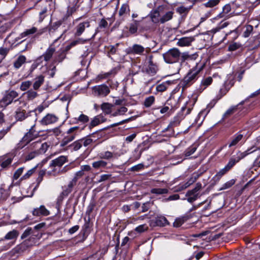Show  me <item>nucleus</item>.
Wrapping results in <instances>:
<instances>
[{"label": "nucleus", "instance_id": "obj_1", "mask_svg": "<svg viewBox=\"0 0 260 260\" xmlns=\"http://www.w3.org/2000/svg\"><path fill=\"white\" fill-rule=\"evenodd\" d=\"M41 227L40 224H38L34 229L28 228L25 230L21 235V239H23L27 237L28 238L18 246L19 250L23 251L35 243V237H37L38 235V234H36L37 230Z\"/></svg>", "mask_w": 260, "mask_h": 260}, {"label": "nucleus", "instance_id": "obj_2", "mask_svg": "<svg viewBox=\"0 0 260 260\" xmlns=\"http://www.w3.org/2000/svg\"><path fill=\"white\" fill-rule=\"evenodd\" d=\"M49 145L46 142L42 143L36 141L32 143L30 145V151L25 155V159L30 160L40 154L45 153L48 150Z\"/></svg>", "mask_w": 260, "mask_h": 260}, {"label": "nucleus", "instance_id": "obj_3", "mask_svg": "<svg viewBox=\"0 0 260 260\" xmlns=\"http://www.w3.org/2000/svg\"><path fill=\"white\" fill-rule=\"evenodd\" d=\"M38 95V94L36 91L32 89L29 90L24 92L19 99L14 100V104L16 105L19 104L20 108L25 107L29 102L36 98Z\"/></svg>", "mask_w": 260, "mask_h": 260}, {"label": "nucleus", "instance_id": "obj_4", "mask_svg": "<svg viewBox=\"0 0 260 260\" xmlns=\"http://www.w3.org/2000/svg\"><path fill=\"white\" fill-rule=\"evenodd\" d=\"M256 150V148L255 146H252L244 152H239L237 154V156L231 157L227 165L224 167L228 171H229L236 163L239 162L241 159L244 158L247 155L254 152Z\"/></svg>", "mask_w": 260, "mask_h": 260}, {"label": "nucleus", "instance_id": "obj_5", "mask_svg": "<svg viewBox=\"0 0 260 260\" xmlns=\"http://www.w3.org/2000/svg\"><path fill=\"white\" fill-rule=\"evenodd\" d=\"M203 65L197 64L192 68L183 79V83L186 86L192 84L197 79L198 74L203 70Z\"/></svg>", "mask_w": 260, "mask_h": 260}, {"label": "nucleus", "instance_id": "obj_6", "mask_svg": "<svg viewBox=\"0 0 260 260\" xmlns=\"http://www.w3.org/2000/svg\"><path fill=\"white\" fill-rule=\"evenodd\" d=\"M181 52L179 50L176 48H173L164 53L162 56L166 63H173L178 61Z\"/></svg>", "mask_w": 260, "mask_h": 260}, {"label": "nucleus", "instance_id": "obj_7", "mask_svg": "<svg viewBox=\"0 0 260 260\" xmlns=\"http://www.w3.org/2000/svg\"><path fill=\"white\" fill-rule=\"evenodd\" d=\"M79 133V128L78 126H74L69 129L67 132V135L63 138L60 143V147H64L69 143L74 140Z\"/></svg>", "mask_w": 260, "mask_h": 260}, {"label": "nucleus", "instance_id": "obj_8", "mask_svg": "<svg viewBox=\"0 0 260 260\" xmlns=\"http://www.w3.org/2000/svg\"><path fill=\"white\" fill-rule=\"evenodd\" d=\"M92 92L95 96L104 98L110 93V89L108 86L103 84L92 87Z\"/></svg>", "mask_w": 260, "mask_h": 260}, {"label": "nucleus", "instance_id": "obj_9", "mask_svg": "<svg viewBox=\"0 0 260 260\" xmlns=\"http://www.w3.org/2000/svg\"><path fill=\"white\" fill-rule=\"evenodd\" d=\"M18 93L15 90H10L7 92L4 98L0 101V108H5L12 102L14 103V99L18 96Z\"/></svg>", "mask_w": 260, "mask_h": 260}, {"label": "nucleus", "instance_id": "obj_10", "mask_svg": "<svg viewBox=\"0 0 260 260\" xmlns=\"http://www.w3.org/2000/svg\"><path fill=\"white\" fill-rule=\"evenodd\" d=\"M46 31V28L38 29L36 27H32L30 28L26 29L24 31L20 34L21 38L34 35L33 38L36 39L38 38L40 36L42 35Z\"/></svg>", "mask_w": 260, "mask_h": 260}, {"label": "nucleus", "instance_id": "obj_11", "mask_svg": "<svg viewBox=\"0 0 260 260\" xmlns=\"http://www.w3.org/2000/svg\"><path fill=\"white\" fill-rule=\"evenodd\" d=\"M90 21L88 20L79 22L75 27V36L76 37L81 36L85 31V29L90 27Z\"/></svg>", "mask_w": 260, "mask_h": 260}, {"label": "nucleus", "instance_id": "obj_12", "mask_svg": "<svg viewBox=\"0 0 260 260\" xmlns=\"http://www.w3.org/2000/svg\"><path fill=\"white\" fill-rule=\"evenodd\" d=\"M202 184L200 183L196 184V187L192 190L188 191L186 193L187 201L189 203H192L195 201L199 197L198 191L201 189Z\"/></svg>", "mask_w": 260, "mask_h": 260}, {"label": "nucleus", "instance_id": "obj_13", "mask_svg": "<svg viewBox=\"0 0 260 260\" xmlns=\"http://www.w3.org/2000/svg\"><path fill=\"white\" fill-rule=\"evenodd\" d=\"M55 51V49L53 45H50L46 51V52L42 56L37 58L36 60V63L38 64H39L41 62H42L43 59H44L45 61L50 60L54 54Z\"/></svg>", "mask_w": 260, "mask_h": 260}, {"label": "nucleus", "instance_id": "obj_14", "mask_svg": "<svg viewBox=\"0 0 260 260\" xmlns=\"http://www.w3.org/2000/svg\"><path fill=\"white\" fill-rule=\"evenodd\" d=\"M36 119H35L34 123L31 126V128L29 129V131L27 133L22 139L21 142L23 143L24 145H26L30 141L37 138V134L35 133V131L33 129L34 127L36 125Z\"/></svg>", "mask_w": 260, "mask_h": 260}, {"label": "nucleus", "instance_id": "obj_15", "mask_svg": "<svg viewBox=\"0 0 260 260\" xmlns=\"http://www.w3.org/2000/svg\"><path fill=\"white\" fill-rule=\"evenodd\" d=\"M58 120V117L53 114H47L41 120L42 125H47L56 122Z\"/></svg>", "mask_w": 260, "mask_h": 260}, {"label": "nucleus", "instance_id": "obj_16", "mask_svg": "<svg viewBox=\"0 0 260 260\" xmlns=\"http://www.w3.org/2000/svg\"><path fill=\"white\" fill-rule=\"evenodd\" d=\"M145 51V48L141 45L134 44L127 49V52L131 54L142 55Z\"/></svg>", "mask_w": 260, "mask_h": 260}, {"label": "nucleus", "instance_id": "obj_17", "mask_svg": "<svg viewBox=\"0 0 260 260\" xmlns=\"http://www.w3.org/2000/svg\"><path fill=\"white\" fill-rule=\"evenodd\" d=\"M161 9L162 8L159 7L157 9L151 12L150 16L153 22L155 23H161Z\"/></svg>", "mask_w": 260, "mask_h": 260}, {"label": "nucleus", "instance_id": "obj_18", "mask_svg": "<svg viewBox=\"0 0 260 260\" xmlns=\"http://www.w3.org/2000/svg\"><path fill=\"white\" fill-rule=\"evenodd\" d=\"M194 40V37H182L178 40L177 45L180 47L189 46Z\"/></svg>", "mask_w": 260, "mask_h": 260}, {"label": "nucleus", "instance_id": "obj_19", "mask_svg": "<svg viewBox=\"0 0 260 260\" xmlns=\"http://www.w3.org/2000/svg\"><path fill=\"white\" fill-rule=\"evenodd\" d=\"M200 175L197 173H194L192 174L191 177L189 178L188 180L183 184L180 185V188L181 190L184 189L189 186L193 182H194L197 179L199 178Z\"/></svg>", "mask_w": 260, "mask_h": 260}, {"label": "nucleus", "instance_id": "obj_20", "mask_svg": "<svg viewBox=\"0 0 260 260\" xmlns=\"http://www.w3.org/2000/svg\"><path fill=\"white\" fill-rule=\"evenodd\" d=\"M200 175L197 173H194L192 174L191 177L189 178L188 180L183 184L180 185V188L181 190L184 189L189 186L193 182H194L197 179L199 178Z\"/></svg>", "mask_w": 260, "mask_h": 260}, {"label": "nucleus", "instance_id": "obj_21", "mask_svg": "<svg viewBox=\"0 0 260 260\" xmlns=\"http://www.w3.org/2000/svg\"><path fill=\"white\" fill-rule=\"evenodd\" d=\"M34 216H47L49 214V211L44 206H41L39 208L35 209L32 211Z\"/></svg>", "mask_w": 260, "mask_h": 260}, {"label": "nucleus", "instance_id": "obj_22", "mask_svg": "<svg viewBox=\"0 0 260 260\" xmlns=\"http://www.w3.org/2000/svg\"><path fill=\"white\" fill-rule=\"evenodd\" d=\"M107 165L108 162L103 160V159L93 161L92 163V167L96 170L101 169H105L107 168Z\"/></svg>", "mask_w": 260, "mask_h": 260}, {"label": "nucleus", "instance_id": "obj_23", "mask_svg": "<svg viewBox=\"0 0 260 260\" xmlns=\"http://www.w3.org/2000/svg\"><path fill=\"white\" fill-rule=\"evenodd\" d=\"M173 14L174 12L173 11H168L165 13L161 12V23H164L170 20L173 18Z\"/></svg>", "mask_w": 260, "mask_h": 260}, {"label": "nucleus", "instance_id": "obj_24", "mask_svg": "<svg viewBox=\"0 0 260 260\" xmlns=\"http://www.w3.org/2000/svg\"><path fill=\"white\" fill-rule=\"evenodd\" d=\"M183 118L184 116L183 114L182 113H178L170 122L169 126L174 127L178 125Z\"/></svg>", "mask_w": 260, "mask_h": 260}, {"label": "nucleus", "instance_id": "obj_25", "mask_svg": "<svg viewBox=\"0 0 260 260\" xmlns=\"http://www.w3.org/2000/svg\"><path fill=\"white\" fill-rule=\"evenodd\" d=\"M82 142H83V141L80 139L78 140L77 141H76L74 142H73L72 144L68 146V147L66 148V150L71 149L72 150L77 151L79 149H80L81 147H82Z\"/></svg>", "mask_w": 260, "mask_h": 260}, {"label": "nucleus", "instance_id": "obj_26", "mask_svg": "<svg viewBox=\"0 0 260 260\" xmlns=\"http://www.w3.org/2000/svg\"><path fill=\"white\" fill-rule=\"evenodd\" d=\"M67 160L65 156H60L52 161V165L54 166H62Z\"/></svg>", "mask_w": 260, "mask_h": 260}, {"label": "nucleus", "instance_id": "obj_27", "mask_svg": "<svg viewBox=\"0 0 260 260\" xmlns=\"http://www.w3.org/2000/svg\"><path fill=\"white\" fill-rule=\"evenodd\" d=\"M213 81V79L211 77H208L203 79L201 81L200 90L203 91L210 85Z\"/></svg>", "mask_w": 260, "mask_h": 260}, {"label": "nucleus", "instance_id": "obj_28", "mask_svg": "<svg viewBox=\"0 0 260 260\" xmlns=\"http://www.w3.org/2000/svg\"><path fill=\"white\" fill-rule=\"evenodd\" d=\"M44 82V77L40 75L35 79V82L33 84V88L34 90H38Z\"/></svg>", "mask_w": 260, "mask_h": 260}, {"label": "nucleus", "instance_id": "obj_29", "mask_svg": "<svg viewBox=\"0 0 260 260\" xmlns=\"http://www.w3.org/2000/svg\"><path fill=\"white\" fill-rule=\"evenodd\" d=\"M189 218L188 215H184L177 218L173 223V225L175 227H179L182 225L185 221H187Z\"/></svg>", "mask_w": 260, "mask_h": 260}, {"label": "nucleus", "instance_id": "obj_30", "mask_svg": "<svg viewBox=\"0 0 260 260\" xmlns=\"http://www.w3.org/2000/svg\"><path fill=\"white\" fill-rule=\"evenodd\" d=\"M229 24V23L227 22H221L220 24H219L216 27L208 31V35L214 34L217 32L219 31L220 29L224 28L226 27Z\"/></svg>", "mask_w": 260, "mask_h": 260}, {"label": "nucleus", "instance_id": "obj_31", "mask_svg": "<svg viewBox=\"0 0 260 260\" xmlns=\"http://www.w3.org/2000/svg\"><path fill=\"white\" fill-rule=\"evenodd\" d=\"M243 136L240 134H237L234 135L231 139V142L229 143V147L236 145L243 138Z\"/></svg>", "mask_w": 260, "mask_h": 260}, {"label": "nucleus", "instance_id": "obj_32", "mask_svg": "<svg viewBox=\"0 0 260 260\" xmlns=\"http://www.w3.org/2000/svg\"><path fill=\"white\" fill-rule=\"evenodd\" d=\"M140 21L133 20V22L129 24V32L131 34L137 33L138 26L139 25Z\"/></svg>", "mask_w": 260, "mask_h": 260}, {"label": "nucleus", "instance_id": "obj_33", "mask_svg": "<svg viewBox=\"0 0 260 260\" xmlns=\"http://www.w3.org/2000/svg\"><path fill=\"white\" fill-rule=\"evenodd\" d=\"M86 42V40L82 38H79L77 40L72 41L68 45L66 46V51L69 50L71 48L78 45L84 44Z\"/></svg>", "mask_w": 260, "mask_h": 260}, {"label": "nucleus", "instance_id": "obj_34", "mask_svg": "<svg viewBox=\"0 0 260 260\" xmlns=\"http://www.w3.org/2000/svg\"><path fill=\"white\" fill-rule=\"evenodd\" d=\"M116 154L112 152L106 151L101 153L99 154V157L101 159H105L107 160H111L115 157Z\"/></svg>", "mask_w": 260, "mask_h": 260}, {"label": "nucleus", "instance_id": "obj_35", "mask_svg": "<svg viewBox=\"0 0 260 260\" xmlns=\"http://www.w3.org/2000/svg\"><path fill=\"white\" fill-rule=\"evenodd\" d=\"M243 102L240 103L239 105L232 106L231 108H230L229 109H228L225 113L223 115V118H225L226 117H228L229 116H231L233 114L236 113L238 110V107L241 104H242Z\"/></svg>", "mask_w": 260, "mask_h": 260}, {"label": "nucleus", "instance_id": "obj_36", "mask_svg": "<svg viewBox=\"0 0 260 260\" xmlns=\"http://www.w3.org/2000/svg\"><path fill=\"white\" fill-rule=\"evenodd\" d=\"M113 105L109 103H104L101 105V108L104 113L106 114H110Z\"/></svg>", "mask_w": 260, "mask_h": 260}, {"label": "nucleus", "instance_id": "obj_37", "mask_svg": "<svg viewBox=\"0 0 260 260\" xmlns=\"http://www.w3.org/2000/svg\"><path fill=\"white\" fill-rule=\"evenodd\" d=\"M26 57L23 55L19 56L14 62V67L18 69L25 62Z\"/></svg>", "mask_w": 260, "mask_h": 260}, {"label": "nucleus", "instance_id": "obj_38", "mask_svg": "<svg viewBox=\"0 0 260 260\" xmlns=\"http://www.w3.org/2000/svg\"><path fill=\"white\" fill-rule=\"evenodd\" d=\"M19 235V233L17 230H13L8 232L5 236V240L16 239Z\"/></svg>", "mask_w": 260, "mask_h": 260}, {"label": "nucleus", "instance_id": "obj_39", "mask_svg": "<svg viewBox=\"0 0 260 260\" xmlns=\"http://www.w3.org/2000/svg\"><path fill=\"white\" fill-rule=\"evenodd\" d=\"M156 224L160 226H164L169 224V222L165 216H158L155 220Z\"/></svg>", "mask_w": 260, "mask_h": 260}, {"label": "nucleus", "instance_id": "obj_40", "mask_svg": "<svg viewBox=\"0 0 260 260\" xmlns=\"http://www.w3.org/2000/svg\"><path fill=\"white\" fill-rule=\"evenodd\" d=\"M234 78L232 75H229L228 76L227 80L225 81L224 84L226 90H228L234 84Z\"/></svg>", "mask_w": 260, "mask_h": 260}, {"label": "nucleus", "instance_id": "obj_41", "mask_svg": "<svg viewBox=\"0 0 260 260\" xmlns=\"http://www.w3.org/2000/svg\"><path fill=\"white\" fill-rule=\"evenodd\" d=\"M229 171L227 169L224 167L222 169L220 170L213 177V179L215 181H218L225 174H226Z\"/></svg>", "mask_w": 260, "mask_h": 260}, {"label": "nucleus", "instance_id": "obj_42", "mask_svg": "<svg viewBox=\"0 0 260 260\" xmlns=\"http://www.w3.org/2000/svg\"><path fill=\"white\" fill-rule=\"evenodd\" d=\"M62 23L61 20H58L51 23L48 28L49 32H52L56 30Z\"/></svg>", "mask_w": 260, "mask_h": 260}, {"label": "nucleus", "instance_id": "obj_43", "mask_svg": "<svg viewBox=\"0 0 260 260\" xmlns=\"http://www.w3.org/2000/svg\"><path fill=\"white\" fill-rule=\"evenodd\" d=\"M150 191L152 193L160 195L167 193L168 190L167 188H153L151 189Z\"/></svg>", "mask_w": 260, "mask_h": 260}, {"label": "nucleus", "instance_id": "obj_44", "mask_svg": "<svg viewBox=\"0 0 260 260\" xmlns=\"http://www.w3.org/2000/svg\"><path fill=\"white\" fill-rule=\"evenodd\" d=\"M26 117L25 111L24 110L18 109L16 112V118L18 120L22 121Z\"/></svg>", "mask_w": 260, "mask_h": 260}, {"label": "nucleus", "instance_id": "obj_45", "mask_svg": "<svg viewBox=\"0 0 260 260\" xmlns=\"http://www.w3.org/2000/svg\"><path fill=\"white\" fill-rule=\"evenodd\" d=\"M104 121V117L103 116L101 115H98L96 117H95L93 119L91 122V125L92 126H95L98 125L99 124H100L101 122H103Z\"/></svg>", "mask_w": 260, "mask_h": 260}, {"label": "nucleus", "instance_id": "obj_46", "mask_svg": "<svg viewBox=\"0 0 260 260\" xmlns=\"http://www.w3.org/2000/svg\"><path fill=\"white\" fill-rule=\"evenodd\" d=\"M12 159L8 156H4L2 158V161L1 162V166L2 168H5L7 167L11 162Z\"/></svg>", "mask_w": 260, "mask_h": 260}, {"label": "nucleus", "instance_id": "obj_47", "mask_svg": "<svg viewBox=\"0 0 260 260\" xmlns=\"http://www.w3.org/2000/svg\"><path fill=\"white\" fill-rule=\"evenodd\" d=\"M157 70L156 66L152 63L150 59L148 68L147 69V72L148 73L153 75L156 73Z\"/></svg>", "mask_w": 260, "mask_h": 260}, {"label": "nucleus", "instance_id": "obj_48", "mask_svg": "<svg viewBox=\"0 0 260 260\" xmlns=\"http://www.w3.org/2000/svg\"><path fill=\"white\" fill-rule=\"evenodd\" d=\"M169 83L168 82H163L158 84L156 87V90L158 92H163L165 91L168 87Z\"/></svg>", "mask_w": 260, "mask_h": 260}, {"label": "nucleus", "instance_id": "obj_49", "mask_svg": "<svg viewBox=\"0 0 260 260\" xmlns=\"http://www.w3.org/2000/svg\"><path fill=\"white\" fill-rule=\"evenodd\" d=\"M32 83L30 81H25L22 82L20 86V89L22 91H26L31 86Z\"/></svg>", "mask_w": 260, "mask_h": 260}, {"label": "nucleus", "instance_id": "obj_50", "mask_svg": "<svg viewBox=\"0 0 260 260\" xmlns=\"http://www.w3.org/2000/svg\"><path fill=\"white\" fill-rule=\"evenodd\" d=\"M56 67L53 64L47 67L46 73L50 76L53 77L55 74Z\"/></svg>", "mask_w": 260, "mask_h": 260}, {"label": "nucleus", "instance_id": "obj_51", "mask_svg": "<svg viewBox=\"0 0 260 260\" xmlns=\"http://www.w3.org/2000/svg\"><path fill=\"white\" fill-rule=\"evenodd\" d=\"M155 98L153 96H150L144 101V105L146 107H150L154 102Z\"/></svg>", "mask_w": 260, "mask_h": 260}, {"label": "nucleus", "instance_id": "obj_52", "mask_svg": "<svg viewBox=\"0 0 260 260\" xmlns=\"http://www.w3.org/2000/svg\"><path fill=\"white\" fill-rule=\"evenodd\" d=\"M129 11V9L128 5L126 3L123 4L121 6V7L119 11V14L120 16H122V15L126 14Z\"/></svg>", "mask_w": 260, "mask_h": 260}, {"label": "nucleus", "instance_id": "obj_53", "mask_svg": "<svg viewBox=\"0 0 260 260\" xmlns=\"http://www.w3.org/2000/svg\"><path fill=\"white\" fill-rule=\"evenodd\" d=\"M55 61L60 62L61 61L66 57V54L64 51H62L61 52H57L55 54Z\"/></svg>", "mask_w": 260, "mask_h": 260}, {"label": "nucleus", "instance_id": "obj_54", "mask_svg": "<svg viewBox=\"0 0 260 260\" xmlns=\"http://www.w3.org/2000/svg\"><path fill=\"white\" fill-rule=\"evenodd\" d=\"M253 30V26L251 25H247L245 26V30L243 32V37L245 38L248 37Z\"/></svg>", "mask_w": 260, "mask_h": 260}, {"label": "nucleus", "instance_id": "obj_55", "mask_svg": "<svg viewBox=\"0 0 260 260\" xmlns=\"http://www.w3.org/2000/svg\"><path fill=\"white\" fill-rule=\"evenodd\" d=\"M235 182H236V181L234 179L230 180V181L224 183L222 185V186L220 188V189H219V190H224V189L229 188L230 187H231L232 186H233L235 183Z\"/></svg>", "mask_w": 260, "mask_h": 260}, {"label": "nucleus", "instance_id": "obj_56", "mask_svg": "<svg viewBox=\"0 0 260 260\" xmlns=\"http://www.w3.org/2000/svg\"><path fill=\"white\" fill-rule=\"evenodd\" d=\"M9 196L8 191L3 187L0 188V200H5Z\"/></svg>", "mask_w": 260, "mask_h": 260}, {"label": "nucleus", "instance_id": "obj_57", "mask_svg": "<svg viewBox=\"0 0 260 260\" xmlns=\"http://www.w3.org/2000/svg\"><path fill=\"white\" fill-rule=\"evenodd\" d=\"M192 6L189 7H185L184 6H181L177 8V11L181 14H186L188 13V11L191 8Z\"/></svg>", "mask_w": 260, "mask_h": 260}, {"label": "nucleus", "instance_id": "obj_58", "mask_svg": "<svg viewBox=\"0 0 260 260\" xmlns=\"http://www.w3.org/2000/svg\"><path fill=\"white\" fill-rule=\"evenodd\" d=\"M197 147L195 146H191L189 147L184 152V154L186 157L189 156L193 154L196 150Z\"/></svg>", "mask_w": 260, "mask_h": 260}, {"label": "nucleus", "instance_id": "obj_59", "mask_svg": "<svg viewBox=\"0 0 260 260\" xmlns=\"http://www.w3.org/2000/svg\"><path fill=\"white\" fill-rule=\"evenodd\" d=\"M148 229V226L145 224H142L136 228L135 231L139 233L146 231Z\"/></svg>", "mask_w": 260, "mask_h": 260}, {"label": "nucleus", "instance_id": "obj_60", "mask_svg": "<svg viewBox=\"0 0 260 260\" xmlns=\"http://www.w3.org/2000/svg\"><path fill=\"white\" fill-rule=\"evenodd\" d=\"M231 10V6L230 5H225L222 9V12L220 14L221 15V17H224L226 14L229 13V12H230Z\"/></svg>", "mask_w": 260, "mask_h": 260}, {"label": "nucleus", "instance_id": "obj_61", "mask_svg": "<svg viewBox=\"0 0 260 260\" xmlns=\"http://www.w3.org/2000/svg\"><path fill=\"white\" fill-rule=\"evenodd\" d=\"M219 2V0H210L205 4L206 7L212 8L216 6Z\"/></svg>", "mask_w": 260, "mask_h": 260}, {"label": "nucleus", "instance_id": "obj_62", "mask_svg": "<svg viewBox=\"0 0 260 260\" xmlns=\"http://www.w3.org/2000/svg\"><path fill=\"white\" fill-rule=\"evenodd\" d=\"M112 74V72H109L104 73H101L99 74L97 77V79L100 81L102 79L108 78Z\"/></svg>", "mask_w": 260, "mask_h": 260}, {"label": "nucleus", "instance_id": "obj_63", "mask_svg": "<svg viewBox=\"0 0 260 260\" xmlns=\"http://www.w3.org/2000/svg\"><path fill=\"white\" fill-rule=\"evenodd\" d=\"M106 51L109 55L114 54L116 52V47L114 46H109L106 47Z\"/></svg>", "mask_w": 260, "mask_h": 260}, {"label": "nucleus", "instance_id": "obj_64", "mask_svg": "<svg viewBox=\"0 0 260 260\" xmlns=\"http://www.w3.org/2000/svg\"><path fill=\"white\" fill-rule=\"evenodd\" d=\"M241 47V44L238 43H233L229 46V50L230 51H235L239 49Z\"/></svg>", "mask_w": 260, "mask_h": 260}]
</instances>
